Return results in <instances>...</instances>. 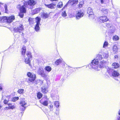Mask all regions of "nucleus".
Segmentation results:
<instances>
[{
    "instance_id": "58836bf2",
    "label": "nucleus",
    "mask_w": 120,
    "mask_h": 120,
    "mask_svg": "<svg viewBox=\"0 0 120 120\" xmlns=\"http://www.w3.org/2000/svg\"><path fill=\"white\" fill-rule=\"evenodd\" d=\"M23 13V12H21L19 13V15L20 17L21 18L23 17L24 15Z\"/></svg>"
},
{
    "instance_id": "9b49d317",
    "label": "nucleus",
    "mask_w": 120,
    "mask_h": 120,
    "mask_svg": "<svg viewBox=\"0 0 120 120\" xmlns=\"http://www.w3.org/2000/svg\"><path fill=\"white\" fill-rule=\"evenodd\" d=\"M78 2V0H69L65 7L68 4H69V5L76 4H77Z\"/></svg>"
},
{
    "instance_id": "8fccbe9b",
    "label": "nucleus",
    "mask_w": 120,
    "mask_h": 120,
    "mask_svg": "<svg viewBox=\"0 0 120 120\" xmlns=\"http://www.w3.org/2000/svg\"><path fill=\"white\" fill-rule=\"evenodd\" d=\"M7 109H10V106H9L8 107H7Z\"/></svg>"
},
{
    "instance_id": "0eeeda50",
    "label": "nucleus",
    "mask_w": 120,
    "mask_h": 120,
    "mask_svg": "<svg viewBox=\"0 0 120 120\" xmlns=\"http://www.w3.org/2000/svg\"><path fill=\"white\" fill-rule=\"evenodd\" d=\"M35 20L36 24L35 27V30L36 31H37L39 30L40 29L39 25L40 24L41 19L40 18L37 17L36 18Z\"/></svg>"
},
{
    "instance_id": "dca6fc26",
    "label": "nucleus",
    "mask_w": 120,
    "mask_h": 120,
    "mask_svg": "<svg viewBox=\"0 0 120 120\" xmlns=\"http://www.w3.org/2000/svg\"><path fill=\"white\" fill-rule=\"evenodd\" d=\"M45 5L47 7L51 9L54 8L56 7L55 4L52 3L49 4H45Z\"/></svg>"
},
{
    "instance_id": "a211bd4d",
    "label": "nucleus",
    "mask_w": 120,
    "mask_h": 120,
    "mask_svg": "<svg viewBox=\"0 0 120 120\" xmlns=\"http://www.w3.org/2000/svg\"><path fill=\"white\" fill-rule=\"evenodd\" d=\"M42 92L44 93H47L48 91L47 88L45 86H43L42 87Z\"/></svg>"
},
{
    "instance_id": "c03bdc74",
    "label": "nucleus",
    "mask_w": 120,
    "mask_h": 120,
    "mask_svg": "<svg viewBox=\"0 0 120 120\" xmlns=\"http://www.w3.org/2000/svg\"><path fill=\"white\" fill-rule=\"evenodd\" d=\"M56 115H58L59 114V111L58 110H56Z\"/></svg>"
},
{
    "instance_id": "864d4df0",
    "label": "nucleus",
    "mask_w": 120,
    "mask_h": 120,
    "mask_svg": "<svg viewBox=\"0 0 120 120\" xmlns=\"http://www.w3.org/2000/svg\"><path fill=\"white\" fill-rule=\"evenodd\" d=\"M118 114L119 115H120V110L118 112Z\"/></svg>"
},
{
    "instance_id": "5fc2aeb1",
    "label": "nucleus",
    "mask_w": 120,
    "mask_h": 120,
    "mask_svg": "<svg viewBox=\"0 0 120 120\" xmlns=\"http://www.w3.org/2000/svg\"><path fill=\"white\" fill-rule=\"evenodd\" d=\"M4 109L5 110H7L8 109H7V107H6L5 108H4Z\"/></svg>"
},
{
    "instance_id": "49530a36",
    "label": "nucleus",
    "mask_w": 120,
    "mask_h": 120,
    "mask_svg": "<svg viewBox=\"0 0 120 120\" xmlns=\"http://www.w3.org/2000/svg\"><path fill=\"white\" fill-rule=\"evenodd\" d=\"M8 105L9 106H11L12 105V104L11 103H8Z\"/></svg>"
},
{
    "instance_id": "3c124183",
    "label": "nucleus",
    "mask_w": 120,
    "mask_h": 120,
    "mask_svg": "<svg viewBox=\"0 0 120 120\" xmlns=\"http://www.w3.org/2000/svg\"><path fill=\"white\" fill-rule=\"evenodd\" d=\"M38 81L39 82H40L41 83H43V82L41 80H38Z\"/></svg>"
},
{
    "instance_id": "a878e982",
    "label": "nucleus",
    "mask_w": 120,
    "mask_h": 120,
    "mask_svg": "<svg viewBox=\"0 0 120 120\" xmlns=\"http://www.w3.org/2000/svg\"><path fill=\"white\" fill-rule=\"evenodd\" d=\"M45 70L46 71H47L49 72L51 70L52 68L50 66H48L45 67Z\"/></svg>"
},
{
    "instance_id": "72a5a7b5",
    "label": "nucleus",
    "mask_w": 120,
    "mask_h": 120,
    "mask_svg": "<svg viewBox=\"0 0 120 120\" xmlns=\"http://www.w3.org/2000/svg\"><path fill=\"white\" fill-rule=\"evenodd\" d=\"M108 44V43L107 42L105 41L103 47L105 48L107 47Z\"/></svg>"
},
{
    "instance_id": "7c9ffc66",
    "label": "nucleus",
    "mask_w": 120,
    "mask_h": 120,
    "mask_svg": "<svg viewBox=\"0 0 120 120\" xmlns=\"http://www.w3.org/2000/svg\"><path fill=\"white\" fill-rule=\"evenodd\" d=\"M63 6V4L62 2H60L57 5V7L58 8H61Z\"/></svg>"
},
{
    "instance_id": "4be33fe9",
    "label": "nucleus",
    "mask_w": 120,
    "mask_h": 120,
    "mask_svg": "<svg viewBox=\"0 0 120 120\" xmlns=\"http://www.w3.org/2000/svg\"><path fill=\"white\" fill-rule=\"evenodd\" d=\"M49 15V14H47V13H44L41 15V16H42V17L43 18L46 19L48 17Z\"/></svg>"
},
{
    "instance_id": "37998d69",
    "label": "nucleus",
    "mask_w": 120,
    "mask_h": 120,
    "mask_svg": "<svg viewBox=\"0 0 120 120\" xmlns=\"http://www.w3.org/2000/svg\"><path fill=\"white\" fill-rule=\"evenodd\" d=\"M4 8L5 11L7 10V5L6 4L5 5Z\"/></svg>"
},
{
    "instance_id": "bf43d9fd",
    "label": "nucleus",
    "mask_w": 120,
    "mask_h": 120,
    "mask_svg": "<svg viewBox=\"0 0 120 120\" xmlns=\"http://www.w3.org/2000/svg\"><path fill=\"white\" fill-rule=\"evenodd\" d=\"M116 79V80H118V79Z\"/></svg>"
},
{
    "instance_id": "1a4fd4ad",
    "label": "nucleus",
    "mask_w": 120,
    "mask_h": 120,
    "mask_svg": "<svg viewBox=\"0 0 120 120\" xmlns=\"http://www.w3.org/2000/svg\"><path fill=\"white\" fill-rule=\"evenodd\" d=\"M20 104L21 105L20 107V109L23 111L24 110L26 109V108L27 107L26 103L25 101H21Z\"/></svg>"
},
{
    "instance_id": "f257e3e1",
    "label": "nucleus",
    "mask_w": 120,
    "mask_h": 120,
    "mask_svg": "<svg viewBox=\"0 0 120 120\" xmlns=\"http://www.w3.org/2000/svg\"><path fill=\"white\" fill-rule=\"evenodd\" d=\"M102 58V56L101 55H97L96 58L92 60L91 63L89 65V68L90 69H93L98 71V67L99 60H101Z\"/></svg>"
},
{
    "instance_id": "2eb2a0df",
    "label": "nucleus",
    "mask_w": 120,
    "mask_h": 120,
    "mask_svg": "<svg viewBox=\"0 0 120 120\" xmlns=\"http://www.w3.org/2000/svg\"><path fill=\"white\" fill-rule=\"evenodd\" d=\"M108 62L107 61H105L104 60L101 61L100 63V65L99 66V68H100L103 67L105 64L107 63Z\"/></svg>"
},
{
    "instance_id": "680f3d73",
    "label": "nucleus",
    "mask_w": 120,
    "mask_h": 120,
    "mask_svg": "<svg viewBox=\"0 0 120 120\" xmlns=\"http://www.w3.org/2000/svg\"><path fill=\"white\" fill-rule=\"evenodd\" d=\"M2 4V3H1L0 2V4Z\"/></svg>"
},
{
    "instance_id": "393cba45",
    "label": "nucleus",
    "mask_w": 120,
    "mask_h": 120,
    "mask_svg": "<svg viewBox=\"0 0 120 120\" xmlns=\"http://www.w3.org/2000/svg\"><path fill=\"white\" fill-rule=\"evenodd\" d=\"M26 47L25 46H23V48L21 49L22 54V55H24L25 54L26 51Z\"/></svg>"
},
{
    "instance_id": "de8ad7c7",
    "label": "nucleus",
    "mask_w": 120,
    "mask_h": 120,
    "mask_svg": "<svg viewBox=\"0 0 120 120\" xmlns=\"http://www.w3.org/2000/svg\"><path fill=\"white\" fill-rule=\"evenodd\" d=\"M117 120H120V116H118L117 118Z\"/></svg>"
},
{
    "instance_id": "4468645a",
    "label": "nucleus",
    "mask_w": 120,
    "mask_h": 120,
    "mask_svg": "<svg viewBox=\"0 0 120 120\" xmlns=\"http://www.w3.org/2000/svg\"><path fill=\"white\" fill-rule=\"evenodd\" d=\"M28 5L30 6L34 5L36 3V1L33 0H29L27 2Z\"/></svg>"
},
{
    "instance_id": "ea45409f",
    "label": "nucleus",
    "mask_w": 120,
    "mask_h": 120,
    "mask_svg": "<svg viewBox=\"0 0 120 120\" xmlns=\"http://www.w3.org/2000/svg\"><path fill=\"white\" fill-rule=\"evenodd\" d=\"M9 100L8 99V100L6 99H5L4 100V102L5 104H8V103L9 101Z\"/></svg>"
},
{
    "instance_id": "bb28decb",
    "label": "nucleus",
    "mask_w": 120,
    "mask_h": 120,
    "mask_svg": "<svg viewBox=\"0 0 120 120\" xmlns=\"http://www.w3.org/2000/svg\"><path fill=\"white\" fill-rule=\"evenodd\" d=\"M62 61V60L61 59H58L55 62V64L57 65H59L61 63Z\"/></svg>"
},
{
    "instance_id": "a19ab883",
    "label": "nucleus",
    "mask_w": 120,
    "mask_h": 120,
    "mask_svg": "<svg viewBox=\"0 0 120 120\" xmlns=\"http://www.w3.org/2000/svg\"><path fill=\"white\" fill-rule=\"evenodd\" d=\"M10 109H13L15 108L16 107L15 105H11V106H10Z\"/></svg>"
},
{
    "instance_id": "c85d7f7f",
    "label": "nucleus",
    "mask_w": 120,
    "mask_h": 120,
    "mask_svg": "<svg viewBox=\"0 0 120 120\" xmlns=\"http://www.w3.org/2000/svg\"><path fill=\"white\" fill-rule=\"evenodd\" d=\"M103 56L105 58H107L109 56L108 53L107 52L106 53L104 52L103 53Z\"/></svg>"
},
{
    "instance_id": "603ef678",
    "label": "nucleus",
    "mask_w": 120,
    "mask_h": 120,
    "mask_svg": "<svg viewBox=\"0 0 120 120\" xmlns=\"http://www.w3.org/2000/svg\"><path fill=\"white\" fill-rule=\"evenodd\" d=\"M101 2L102 4L103 3V0H101Z\"/></svg>"
},
{
    "instance_id": "39448f33",
    "label": "nucleus",
    "mask_w": 120,
    "mask_h": 120,
    "mask_svg": "<svg viewBox=\"0 0 120 120\" xmlns=\"http://www.w3.org/2000/svg\"><path fill=\"white\" fill-rule=\"evenodd\" d=\"M28 76L30 78L28 79V81L31 82H34L36 78V75L34 73H31L30 72H28L27 73Z\"/></svg>"
},
{
    "instance_id": "473e14b6",
    "label": "nucleus",
    "mask_w": 120,
    "mask_h": 120,
    "mask_svg": "<svg viewBox=\"0 0 120 120\" xmlns=\"http://www.w3.org/2000/svg\"><path fill=\"white\" fill-rule=\"evenodd\" d=\"M103 13L105 14H107L108 12V10L105 8H103L102 10Z\"/></svg>"
},
{
    "instance_id": "5701e85b",
    "label": "nucleus",
    "mask_w": 120,
    "mask_h": 120,
    "mask_svg": "<svg viewBox=\"0 0 120 120\" xmlns=\"http://www.w3.org/2000/svg\"><path fill=\"white\" fill-rule=\"evenodd\" d=\"M42 99L41 100L40 102L43 105L45 106H47L48 104V101L46 100L45 101H42Z\"/></svg>"
},
{
    "instance_id": "4d7b16f0",
    "label": "nucleus",
    "mask_w": 120,
    "mask_h": 120,
    "mask_svg": "<svg viewBox=\"0 0 120 120\" xmlns=\"http://www.w3.org/2000/svg\"><path fill=\"white\" fill-rule=\"evenodd\" d=\"M2 107V106H1V105H0V109H1Z\"/></svg>"
},
{
    "instance_id": "f8f14e48",
    "label": "nucleus",
    "mask_w": 120,
    "mask_h": 120,
    "mask_svg": "<svg viewBox=\"0 0 120 120\" xmlns=\"http://www.w3.org/2000/svg\"><path fill=\"white\" fill-rule=\"evenodd\" d=\"M84 15L83 13L81 11H79L76 15V19L78 20L83 17Z\"/></svg>"
},
{
    "instance_id": "b1692460",
    "label": "nucleus",
    "mask_w": 120,
    "mask_h": 120,
    "mask_svg": "<svg viewBox=\"0 0 120 120\" xmlns=\"http://www.w3.org/2000/svg\"><path fill=\"white\" fill-rule=\"evenodd\" d=\"M34 18H29L28 19V21L30 24H33L34 22Z\"/></svg>"
},
{
    "instance_id": "ddd939ff",
    "label": "nucleus",
    "mask_w": 120,
    "mask_h": 120,
    "mask_svg": "<svg viewBox=\"0 0 120 120\" xmlns=\"http://www.w3.org/2000/svg\"><path fill=\"white\" fill-rule=\"evenodd\" d=\"M27 6V5L26 4H24V5L20 7V12H22L23 13H26V8Z\"/></svg>"
},
{
    "instance_id": "c756f323",
    "label": "nucleus",
    "mask_w": 120,
    "mask_h": 120,
    "mask_svg": "<svg viewBox=\"0 0 120 120\" xmlns=\"http://www.w3.org/2000/svg\"><path fill=\"white\" fill-rule=\"evenodd\" d=\"M119 39V37L117 35L114 36L113 38V39L114 41H117Z\"/></svg>"
},
{
    "instance_id": "f03ea898",
    "label": "nucleus",
    "mask_w": 120,
    "mask_h": 120,
    "mask_svg": "<svg viewBox=\"0 0 120 120\" xmlns=\"http://www.w3.org/2000/svg\"><path fill=\"white\" fill-rule=\"evenodd\" d=\"M25 63L28 64L30 66H31L30 59L32 57L31 52H27L26 55L25 56Z\"/></svg>"
},
{
    "instance_id": "13d9d810",
    "label": "nucleus",
    "mask_w": 120,
    "mask_h": 120,
    "mask_svg": "<svg viewBox=\"0 0 120 120\" xmlns=\"http://www.w3.org/2000/svg\"><path fill=\"white\" fill-rule=\"evenodd\" d=\"M53 1H56L57 0H52Z\"/></svg>"
},
{
    "instance_id": "6e6d98bb",
    "label": "nucleus",
    "mask_w": 120,
    "mask_h": 120,
    "mask_svg": "<svg viewBox=\"0 0 120 120\" xmlns=\"http://www.w3.org/2000/svg\"><path fill=\"white\" fill-rule=\"evenodd\" d=\"M79 6L80 7H81L82 6V4H79Z\"/></svg>"
},
{
    "instance_id": "052dcab7",
    "label": "nucleus",
    "mask_w": 120,
    "mask_h": 120,
    "mask_svg": "<svg viewBox=\"0 0 120 120\" xmlns=\"http://www.w3.org/2000/svg\"><path fill=\"white\" fill-rule=\"evenodd\" d=\"M68 67H69V68H71V67H70L69 66H68Z\"/></svg>"
},
{
    "instance_id": "e433bc0d",
    "label": "nucleus",
    "mask_w": 120,
    "mask_h": 120,
    "mask_svg": "<svg viewBox=\"0 0 120 120\" xmlns=\"http://www.w3.org/2000/svg\"><path fill=\"white\" fill-rule=\"evenodd\" d=\"M24 90L23 89H19L18 91V93L20 94H22L23 93Z\"/></svg>"
},
{
    "instance_id": "a18cd8bd",
    "label": "nucleus",
    "mask_w": 120,
    "mask_h": 120,
    "mask_svg": "<svg viewBox=\"0 0 120 120\" xmlns=\"http://www.w3.org/2000/svg\"><path fill=\"white\" fill-rule=\"evenodd\" d=\"M114 57L115 59H116L118 58V56L117 55H116Z\"/></svg>"
},
{
    "instance_id": "412c9836",
    "label": "nucleus",
    "mask_w": 120,
    "mask_h": 120,
    "mask_svg": "<svg viewBox=\"0 0 120 120\" xmlns=\"http://www.w3.org/2000/svg\"><path fill=\"white\" fill-rule=\"evenodd\" d=\"M87 13L89 15H92L93 14L92 10L90 8H89L87 9Z\"/></svg>"
},
{
    "instance_id": "09e8293b",
    "label": "nucleus",
    "mask_w": 120,
    "mask_h": 120,
    "mask_svg": "<svg viewBox=\"0 0 120 120\" xmlns=\"http://www.w3.org/2000/svg\"><path fill=\"white\" fill-rule=\"evenodd\" d=\"M2 88L1 86H0V91L2 90Z\"/></svg>"
},
{
    "instance_id": "7ed1b4c3",
    "label": "nucleus",
    "mask_w": 120,
    "mask_h": 120,
    "mask_svg": "<svg viewBox=\"0 0 120 120\" xmlns=\"http://www.w3.org/2000/svg\"><path fill=\"white\" fill-rule=\"evenodd\" d=\"M15 19V16L12 15L9 17L4 16L1 19L2 21L4 22H6L8 23H11Z\"/></svg>"
},
{
    "instance_id": "aec40b11",
    "label": "nucleus",
    "mask_w": 120,
    "mask_h": 120,
    "mask_svg": "<svg viewBox=\"0 0 120 120\" xmlns=\"http://www.w3.org/2000/svg\"><path fill=\"white\" fill-rule=\"evenodd\" d=\"M112 68L116 69L118 68L119 67L118 64L116 63H113L112 64Z\"/></svg>"
},
{
    "instance_id": "79ce46f5",
    "label": "nucleus",
    "mask_w": 120,
    "mask_h": 120,
    "mask_svg": "<svg viewBox=\"0 0 120 120\" xmlns=\"http://www.w3.org/2000/svg\"><path fill=\"white\" fill-rule=\"evenodd\" d=\"M106 26L108 28H110L111 26V25L110 23L106 25Z\"/></svg>"
},
{
    "instance_id": "4c0bfd02",
    "label": "nucleus",
    "mask_w": 120,
    "mask_h": 120,
    "mask_svg": "<svg viewBox=\"0 0 120 120\" xmlns=\"http://www.w3.org/2000/svg\"><path fill=\"white\" fill-rule=\"evenodd\" d=\"M53 105L52 104L51 105L49 106V108L50 109V110L51 111H52L53 110Z\"/></svg>"
},
{
    "instance_id": "20e7f679",
    "label": "nucleus",
    "mask_w": 120,
    "mask_h": 120,
    "mask_svg": "<svg viewBox=\"0 0 120 120\" xmlns=\"http://www.w3.org/2000/svg\"><path fill=\"white\" fill-rule=\"evenodd\" d=\"M108 68H107V71L110 74L112 73V76L114 77H114H117L119 75V74L117 71L110 68L109 67H108Z\"/></svg>"
},
{
    "instance_id": "6e6552de",
    "label": "nucleus",
    "mask_w": 120,
    "mask_h": 120,
    "mask_svg": "<svg viewBox=\"0 0 120 120\" xmlns=\"http://www.w3.org/2000/svg\"><path fill=\"white\" fill-rule=\"evenodd\" d=\"M37 73L43 77L45 78L47 77V75L45 74L42 68H38L37 71Z\"/></svg>"
},
{
    "instance_id": "9d476101",
    "label": "nucleus",
    "mask_w": 120,
    "mask_h": 120,
    "mask_svg": "<svg viewBox=\"0 0 120 120\" xmlns=\"http://www.w3.org/2000/svg\"><path fill=\"white\" fill-rule=\"evenodd\" d=\"M108 20V19L106 16H102L100 17L98 19L99 22H106Z\"/></svg>"
},
{
    "instance_id": "c9c22d12",
    "label": "nucleus",
    "mask_w": 120,
    "mask_h": 120,
    "mask_svg": "<svg viewBox=\"0 0 120 120\" xmlns=\"http://www.w3.org/2000/svg\"><path fill=\"white\" fill-rule=\"evenodd\" d=\"M62 15L63 17H65L67 16V14L65 11H64L62 12Z\"/></svg>"
},
{
    "instance_id": "423d86ee",
    "label": "nucleus",
    "mask_w": 120,
    "mask_h": 120,
    "mask_svg": "<svg viewBox=\"0 0 120 120\" xmlns=\"http://www.w3.org/2000/svg\"><path fill=\"white\" fill-rule=\"evenodd\" d=\"M23 30V26L22 24H19L14 29V30L15 32H19V33L22 32Z\"/></svg>"
},
{
    "instance_id": "6ab92c4d",
    "label": "nucleus",
    "mask_w": 120,
    "mask_h": 120,
    "mask_svg": "<svg viewBox=\"0 0 120 120\" xmlns=\"http://www.w3.org/2000/svg\"><path fill=\"white\" fill-rule=\"evenodd\" d=\"M42 10V9L41 8H38L34 9L33 11L34 13V14H36L40 12V10Z\"/></svg>"
},
{
    "instance_id": "cd10ccee",
    "label": "nucleus",
    "mask_w": 120,
    "mask_h": 120,
    "mask_svg": "<svg viewBox=\"0 0 120 120\" xmlns=\"http://www.w3.org/2000/svg\"><path fill=\"white\" fill-rule=\"evenodd\" d=\"M19 99L18 97H14L11 98V101L13 102H15Z\"/></svg>"
},
{
    "instance_id": "f704fd0d",
    "label": "nucleus",
    "mask_w": 120,
    "mask_h": 120,
    "mask_svg": "<svg viewBox=\"0 0 120 120\" xmlns=\"http://www.w3.org/2000/svg\"><path fill=\"white\" fill-rule=\"evenodd\" d=\"M59 102L58 101H56L54 103V104L56 107L57 108H58L59 106Z\"/></svg>"
},
{
    "instance_id": "f3484780",
    "label": "nucleus",
    "mask_w": 120,
    "mask_h": 120,
    "mask_svg": "<svg viewBox=\"0 0 120 120\" xmlns=\"http://www.w3.org/2000/svg\"><path fill=\"white\" fill-rule=\"evenodd\" d=\"M118 49V48L116 45H114L112 48L113 53L115 54L117 53Z\"/></svg>"
},
{
    "instance_id": "2f4dec72",
    "label": "nucleus",
    "mask_w": 120,
    "mask_h": 120,
    "mask_svg": "<svg viewBox=\"0 0 120 120\" xmlns=\"http://www.w3.org/2000/svg\"><path fill=\"white\" fill-rule=\"evenodd\" d=\"M42 94L40 92L38 93L37 94V96L39 99H40L42 97Z\"/></svg>"
}]
</instances>
